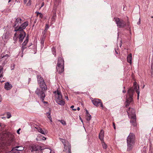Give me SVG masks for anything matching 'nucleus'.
I'll return each mask as SVG.
<instances>
[{
  "mask_svg": "<svg viewBox=\"0 0 153 153\" xmlns=\"http://www.w3.org/2000/svg\"><path fill=\"white\" fill-rule=\"evenodd\" d=\"M20 33L18 37L20 42H22L25 38L26 33L24 31H20Z\"/></svg>",
  "mask_w": 153,
  "mask_h": 153,
  "instance_id": "15",
  "label": "nucleus"
},
{
  "mask_svg": "<svg viewBox=\"0 0 153 153\" xmlns=\"http://www.w3.org/2000/svg\"><path fill=\"white\" fill-rule=\"evenodd\" d=\"M60 3H58L57 2H54V5L53 8L52 12L53 13V15L51 18V21L50 23L52 25L53 22H55L56 17V10L57 6Z\"/></svg>",
  "mask_w": 153,
  "mask_h": 153,
  "instance_id": "7",
  "label": "nucleus"
},
{
  "mask_svg": "<svg viewBox=\"0 0 153 153\" xmlns=\"http://www.w3.org/2000/svg\"><path fill=\"white\" fill-rule=\"evenodd\" d=\"M41 43L42 45H43L44 43V41L43 39L41 40Z\"/></svg>",
  "mask_w": 153,
  "mask_h": 153,
  "instance_id": "42",
  "label": "nucleus"
},
{
  "mask_svg": "<svg viewBox=\"0 0 153 153\" xmlns=\"http://www.w3.org/2000/svg\"><path fill=\"white\" fill-rule=\"evenodd\" d=\"M56 102L59 105H63L65 104V102L63 100V99L62 98L59 99L57 100H56Z\"/></svg>",
  "mask_w": 153,
  "mask_h": 153,
  "instance_id": "17",
  "label": "nucleus"
},
{
  "mask_svg": "<svg viewBox=\"0 0 153 153\" xmlns=\"http://www.w3.org/2000/svg\"><path fill=\"white\" fill-rule=\"evenodd\" d=\"M74 105H72V106H71V108L73 109V108H74Z\"/></svg>",
  "mask_w": 153,
  "mask_h": 153,
  "instance_id": "49",
  "label": "nucleus"
},
{
  "mask_svg": "<svg viewBox=\"0 0 153 153\" xmlns=\"http://www.w3.org/2000/svg\"><path fill=\"white\" fill-rule=\"evenodd\" d=\"M20 128H19L17 130V132L18 134H19V131L20 130Z\"/></svg>",
  "mask_w": 153,
  "mask_h": 153,
  "instance_id": "41",
  "label": "nucleus"
},
{
  "mask_svg": "<svg viewBox=\"0 0 153 153\" xmlns=\"http://www.w3.org/2000/svg\"><path fill=\"white\" fill-rule=\"evenodd\" d=\"M9 56V55L7 54H4L2 53L1 54L0 57V62L2 61L3 64L6 63L7 62V59Z\"/></svg>",
  "mask_w": 153,
  "mask_h": 153,
  "instance_id": "10",
  "label": "nucleus"
},
{
  "mask_svg": "<svg viewBox=\"0 0 153 153\" xmlns=\"http://www.w3.org/2000/svg\"><path fill=\"white\" fill-rule=\"evenodd\" d=\"M115 53H117V54H118V53L116 51H115Z\"/></svg>",
  "mask_w": 153,
  "mask_h": 153,
  "instance_id": "56",
  "label": "nucleus"
},
{
  "mask_svg": "<svg viewBox=\"0 0 153 153\" xmlns=\"http://www.w3.org/2000/svg\"><path fill=\"white\" fill-rule=\"evenodd\" d=\"M136 92L137 93V99L138 100L139 98V94H140V91L139 90H136Z\"/></svg>",
  "mask_w": 153,
  "mask_h": 153,
  "instance_id": "37",
  "label": "nucleus"
},
{
  "mask_svg": "<svg viewBox=\"0 0 153 153\" xmlns=\"http://www.w3.org/2000/svg\"><path fill=\"white\" fill-rule=\"evenodd\" d=\"M128 115L129 117L131 120L130 122L134 126H136L137 125L136 115L135 114V110L132 108H129V109L127 111Z\"/></svg>",
  "mask_w": 153,
  "mask_h": 153,
  "instance_id": "2",
  "label": "nucleus"
},
{
  "mask_svg": "<svg viewBox=\"0 0 153 153\" xmlns=\"http://www.w3.org/2000/svg\"><path fill=\"white\" fill-rule=\"evenodd\" d=\"M3 69V67L1 66H0V78H2L3 76L2 73L1 74L2 72Z\"/></svg>",
  "mask_w": 153,
  "mask_h": 153,
  "instance_id": "31",
  "label": "nucleus"
},
{
  "mask_svg": "<svg viewBox=\"0 0 153 153\" xmlns=\"http://www.w3.org/2000/svg\"><path fill=\"white\" fill-rule=\"evenodd\" d=\"M40 151V147L36 145L33 146L32 147L31 152L33 153H38Z\"/></svg>",
  "mask_w": 153,
  "mask_h": 153,
  "instance_id": "14",
  "label": "nucleus"
},
{
  "mask_svg": "<svg viewBox=\"0 0 153 153\" xmlns=\"http://www.w3.org/2000/svg\"><path fill=\"white\" fill-rule=\"evenodd\" d=\"M133 86H134V90H135L136 91L137 90H139V87L138 86V89H137V83L136 82H134V85H133Z\"/></svg>",
  "mask_w": 153,
  "mask_h": 153,
  "instance_id": "27",
  "label": "nucleus"
},
{
  "mask_svg": "<svg viewBox=\"0 0 153 153\" xmlns=\"http://www.w3.org/2000/svg\"><path fill=\"white\" fill-rule=\"evenodd\" d=\"M52 51L53 53V55H55V56L56 55V49L54 48V47H53L51 48Z\"/></svg>",
  "mask_w": 153,
  "mask_h": 153,
  "instance_id": "28",
  "label": "nucleus"
},
{
  "mask_svg": "<svg viewBox=\"0 0 153 153\" xmlns=\"http://www.w3.org/2000/svg\"><path fill=\"white\" fill-rule=\"evenodd\" d=\"M19 146H16L15 148H13L12 149V151L13 152H16L17 151H20L24 149V148H22V149H16V148H19Z\"/></svg>",
  "mask_w": 153,
  "mask_h": 153,
  "instance_id": "22",
  "label": "nucleus"
},
{
  "mask_svg": "<svg viewBox=\"0 0 153 153\" xmlns=\"http://www.w3.org/2000/svg\"><path fill=\"white\" fill-rule=\"evenodd\" d=\"M22 22L23 20L21 18L18 17L16 19L14 25V27L15 29V28L16 27L19 26Z\"/></svg>",
  "mask_w": 153,
  "mask_h": 153,
  "instance_id": "12",
  "label": "nucleus"
},
{
  "mask_svg": "<svg viewBox=\"0 0 153 153\" xmlns=\"http://www.w3.org/2000/svg\"><path fill=\"white\" fill-rule=\"evenodd\" d=\"M12 87V85L9 82H6L4 85V88L7 90H9L11 89Z\"/></svg>",
  "mask_w": 153,
  "mask_h": 153,
  "instance_id": "18",
  "label": "nucleus"
},
{
  "mask_svg": "<svg viewBox=\"0 0 153 153\" xmlns=\"http://www.w3.org/2000/svg\"><path fill=\"white\" fill-rule=\"evenodd\" d=\"M0 127H1V124L0 123Z\"/></svg>",
  "mask_w": 153,
  "mask_h": 153,
  "instance_id": "58",
  "label": "nucleus"
},
{
  "mask_svg": "<svg viewBox=\"0 0 153 153\" xmlns=\"http://www.w3.org/2000/svg\"><path fill=\"white\" fill-rule=\"evenodd\" d=\"M127 61L131 64L132 63V56L131 53L129 54L127 57Z\"/></svg>",
  "mask_w": 153,
  "mask_h": 153,
  "instance_id": "20",
  "label": "nucleus"
},
{
  "mask_svg": "<svg viewBox=\"0 0 153 153\" xmlns=\"http://www.w3.org/2000/svg\"><path fill=\"white\" fill-rule=\"evenodd\" d=\"M135 136L132 133H130L127 138L128 149L130 150L134 144Z\"/></svg>",
  "mask_w": 153,
  "mask_h": 153,
  "instance_id": "3",
  "label": "nucleus"
},
{
  "mask_svg": "<svg viewBox=\"0 0 153 153\" xmlns=\"http://www.w3.org/2000/svg\"><path fill=\"white\" fill-rule=\"evenodd\" d=\"M22 148H21V149H22Z\"/></svg>",
  "mask_w": 153,
  "mask_h": 153,
  "instance_id": "59",
  "label": "nucleus"
},
{
  "mask_svg": "<svg viewBox=\"0 0 153 153\" xmlns=\"http://www.w3.org/2000/svg\"><path fill=\"white\" fill-rule=\"evenodd\" d=\"M7 118H9L11 117V114L9 112L7 113Z\"/></svg>",
  "mask_w": 153,
  "mask_h": 153,
  "instance_id": "35",
  "label": "nucleus"
},
{
  "mask_svg": "<svg viewBox=\"0 0 153 153\" xmlns=\"http://www.w3.org/2000/svg\"><path fill=\"white\" fill-rule=\"evenodd\" d=\"M44 5V2H43L42 3V4H41V7H40V8L42 7H43Z\"/></svg>",
  "mask_w": 153,
  "mask_h": 153,
  "instance_id": "40",
  "label": "nucleus"
},
{
  "mask_svg": "<svg viewBox=\"0 0 153 153\" xmlns=\"http://www.w3.org/2000/svg\"><path fill=\"white\" fill-rule=\"evenodd\" d=\"M63 151L66 153H71V144L69 143L68 145H65L64 146Z\"/></svg>",
  "mask_w": 153,
  "mask_h": 153,
  "instance_id": "13",
  "label": "nucleus"
},
{
  "mask_svg": "<svg viewBox=\"0 0 153 153\" xmlns=\"http://www.w3.org/2000/svg\"><path fill=\"white\" fill-rule=\"evenodd\" d=\"M35 128L38 131L42 134H45L48 133L47 131L43 130L42 128L39 127H35Z\"/></svg>",
  "mask_w": 153,
  "mask_h": 153,
  "instance_id": "16",
  "label": "nucleus"
},
{
  "mask_svg": "<svg viewBox=\"0 0 153 153\" xmlns=\"http://www.w3.org/2000/svg\"><path fill=\"white\" fill-rule=\"evenodd\" d=\"M28 24L29 22L27 21L22 23L19 26L16 27L14 31L16 32L24 31V30L28 25Z\"/></svg>",
  "mask_w": 153,
  "mask_h": 153,
  "instance_id": "6",
  "label": "nucleus"
},
{
  "mask_svg": "<svg viewBox=\"0 0 153 153\" xmlns=\"http://www.w3.org/2000/svg\"><path fill=\"white\" fill-rule=\"evenodd\" d=\"M65 98L67 99V100H68V97H65Z\"/></svg>",
  "mask_w": 153,
  "mask_h": 153,
  "instance_id": "52",
  "label": "nucleus"
},
{
  "mask_svg": "<svg viewBox=\"0 0 153 153\" xmlns=\"http://www.w3.org/2000/svg\"><path fill=\"white\" fill-rule=\"evenodd\" d=\"M1 95H0V102H1Z\"/></svg>",
  "mask_w": 153,
  "mask_h": 153,
  "instance_id": "54",
  "label": "nucleus"
},
{
  "mask_svg": "<svg viewBox=\"0 0 153 153\" xmlns=\"http://www.w3.org/2000/svg\"><path fill=\"white\" fill-rule=\"evenodd\" d=\"M27 0H24V3L25 4H26V2H27Z\"/></svg>",
  "mask_w": 153,
  "mask_h": 153,
  "instance_id": "47",
  "label": "nucleus"
},
{
  "mask_svg": "<svg viewBox=\"0 0 153 153\" xmlns=\"http://www.w3.org/2000/svg\"><path fill=\"white\" fill-rule=\"evenodd\" d=\"M49 26L48 24H46L45 26V31H46L48 30V29L49 28Z\"/></svg>",
  "mask_w": 153,
  "mask_h": 153,
  "instance_id": "34",
  "label": "nucleus"
},
{
  "mask_svg": "<svg viewBox=\"0 0 153 153\" xmlns=\"http://www.w3.org/2000/svg\"><path fill=\"white\" fill-rule=\"evenodd\" d=\"M113 128L115 129V123H114V122H113Z\"/></svg>",
  "mask_w": 153,
  "mask_h": 153,
  "instance_id": "46",
  "label": "nucleus"
},
{
  "mask_svg": "<svg viewBox=\"0 0 153 153\" xmlns=\"http://www.w3.org/2000/svg\"><path fill=\"white\" fill-rule=\"evenodd\" d=\"M29 40V38L28 36H27L26 38V39L24 41V42H23L22 44L23 45H26V44L28 42Z\"/></svg>",
  "mask_w": 153,
  "mask_h": 153,
  "instance_id": "25",
  "label": "nucleus"
},
{
  "mask_svg": "<svg viewBox=\"0 0 153 153\" xmlns=\"http://www.w3.org/2000/svg\"><path fill=\"white\" fill-rule=\"evenodd\" d=\"M54 93L55 94L56 101L57 100H59L62 98V95L60 91L57 90V91H54Z\"/></svg>",
  "mask_w": 153,
  "mask_h": 153,
  "instance_id": "11",
  "label": "nucleus"
},
{
  "mask_svg": "<svg viewBox=\"0 0 153 153\" xmlns=\"http://www.w3.org/2000/svg\"><path fill=\"white\" fill-rule=\"evenodd\" d=\"M36 13L37 16H39L41 19H42L43 18V15L42 13H39V12H36Z\"/></svg>",
  "mask_w": 153,
  "mask_h": 153,
  "instance_id": "30",
  "label": "nucleus"
},
{
  "mask_svg": "<svg viewBox=\"0 0 153 153\" xmlns=\"http://www.w3.org/2000/svg\"><path fill=\"white\" fill-rule=\"evenodd\" d=\"M59 121L63 125H66V123L65 121L63 120H59Z\"/></svg>",
  "mask_w": 153,
  "mask_h": 153,
  "instance_id": "32",
  "label": "nucleus"
},
{
  "mask_svg": "<svg viewBox=\"0 0 153 153\" xmlns=\"http://www.w3.org/2000/svg\"><path fill=\"white\" fill-rule=\"evenodd\" d=\"M11 1V0H9L8 3L10 2Z\"/></svg>",
  "mask_w": 153,
  "mask_h": 153,
  "instance_id": "55",
  "label": "nucleus"
},
{
  "mask_svg": "<svg viewBox=\"0 0 153 153\" xmlns=\"http://www.w3.org/2000/svg\"><path fill=\"white\" fill-rule=\"evenodd\" d=\"M102 147L104 149H105L107 148V145L103 141H102Z\"/></svg>",
  "mask_w": 153,
  "mask_h": 153,
  "instance_id": "29",
  "label": "nucleus"
},
{
  "mask_svg": "<svg viewBox=\"0 0 153 153\" xmlns=\"http://www.w3.org/2000/svg\"><path fill=\"white\" fill-rule=\"evenodd\" d=\"M72 110L74 111H76V109H73Z\"/></svg>",
  "mask_w": 153,
  "mask_h": 153,
  "instance_id": "53",
  "label": "nucleus"
},
{
  "mask_svg": "<svg viewBox=\"0 0 153 153\" xmlns=\"http://www.w3.org/2000/svg\"><path fill=\"white\" fill-rule=\"evenodd\" d=\"M45 102L46 103L47 102Z\"/></svg>",
  "mask_w": 153,
  "mask_h": 153,
  "instance_id": "60",
  "label": "nucleus"
},
{
  "mask_svg": "<svg viewBox=\"0 0 153 153\" xmlns=\"http://www.w3.org/2000/svg\"><path fill=\"white\" fill-rule=\"evenodd\" d=\"M123 88H124V89H123V93H126V91H125V87H124Z\"/></svg>",
  "mask_w": 153,
  "mask_h": 153,
  "instance_id": "44",
  "label": "nucleus"
},
{
  "mask_svg": "<svg viewBox=\"0 0 153 153\" xmlns=\"http://www.w3.org/2000/svg\"><path fill=\"white\" fill-rule=\"evenodd\" d=\"M134 92V91L132 88H130L128 90L125 102L126 107L128 106L130 103L132 101V97Z\"/></svg>",
  "mask_w": 153,
  "mask_h": 153,
  "instance_id": "4",
  "label": "nucleus"
},
{
  "mask_svg": "<svg viewBox=\"0 0 153 153\" xmlns=\"http://www.w3.org/2000/svg\"><path fill=\"white\" fill-rule=\"evenodd\" d=\"M51 111H49L48 113H46V115L49 118L51 122H52V118L51 115Z\"/></svg>",
  "mask_w": 153,
  "mask_h": 153,
  "instance_id": "23",
  "label": "nucleus"
},
{
  "mask_svg": "<svg viewBox=\"0 0 153 153\" xmlns=\"http://www.w3.org/2000/svg\"><path fill=\"white\" fill-rule=\"evenodd\" d=\"M51 150L48 149H45L43 150L42 153H50Z\"/></svg>",
  "mask_w": 153,
  "mask_h": 153,
  "instance_id": "24",
  "label": "nucleus"
},
{
  "mask_svg": "<svg viewBox=\"0 0 153 153\" xmlns=\"http://www.w3.org/2000/svg\"><path fill=\"white\" fill-rule=\"evenodd\" d=\"M80 109V108H79V107H78L77 108V110H78V111H79Z\"/></svg>",
  "mask_w": 153,
  "mask_h": 153,
  "instance_id": "50",
  "label": "nucleus"
},
{
  "mask_svg": "<svg viewBox=\"0 0 153 153\" xmlns=\"http://www.w3.org/2000/svg\"><path fill=\"white\" fill-rule=\"evenodd\" d=\"M54 2H57L58 3H61V0H54Z\"/></svg>",
  "mask_w": 153,
  "mask_h": 153,
  "instance_id": "38",
  "label": "nucleus"
},
{
  "mask_svg": "<svg viewBox=\"0 0 153 153\" xmlns=\"http://www.w3.org/2000/svg\"><path fill=\"white\" fill-rule=\"evenodd\" d=\"M122 41L121 40L120 42V47H121V46H122Z\"/></svg>",
  "mask_w": 153,
  "mask_h": 153,
  "instance_id": "45",
  "label": "nucleus"
},
{
  "mask_svg": "<svg viewBox=\"0 0 153 153\" xmlns=\"http://www.w3.org/2000/svg\"><path fill=\"white\" fill-rule=\"evenodd\" d=\"M37 78L38 83L39 85V86L41 90L37 88L35 91V93L39 97H40L41 100L43 102L45 97L44 91L47 90V87L44 82V79L40 75H38Z\"/></svg>",
  "mask_w": 153,
  "mask_h": 153,
  "instance_id": "1",
  "label": "nucleus"
},
{
  "mask_svg": "<svg viewBox=\"0 0 153 153\" xmlns=\"http://www.w3.org/2000/svg\"><path fill=\"white\" fill-rule=\"evenodd\" d=\"M115 22L119 27H123L125 25V22L123 21L118 18L115 19Z\"/></svg>",
  "mask_w": 153,
  "mask_h": 153,
  "instance_id": "9",
  "label": "nucleus"
},
{
  "mask_svg": "<svg viewBox=\"0 0 153 153\" xmlns=\"http://www.w3.org/2000/svg\"><path fill=\"white\" fill-rule=\"evenodd\" d=\"M86 114H89L88 113V111H87V110L86 111Z\"/></svg>",
  "mask_w": 153,
  "mask_h": 153,
  "instance_id": "51",
  "label": "nucleus"
},
{
  "mask_svg": "<svg viewBox=\"0 0 153 153\" xmlns=\"http://www.w3.org/2000/svg\"><path fill=\"white\" fill-rule=\"evenodd\" d=\"M56 68L57 71L59 74L64 71V61L62 57H59L58 58Z\"/></svg>",
  "mask_w": 153,
  "mask_h": 153,
  "instance_id": "5",
  "label": "nucleus"
},
{
  "mask_svg": "<svg viewBox=\"0 0 153 153\" xmlns=\"http://www.w3.org/2000/svg\"><path fill=\"white\" fill-rule=\"evenodd\" d=\"M86 120L88 121H89L91 120V116L89 114H88L86 115Z\"/></svg>",
  "mask_w": 153,
  "mask_h": 153,
  "instance_id": "26",
  "label": "nucleus"
},
{
  "mask_svg": "<svg viewBox=\"0 0 153 153\" xmlns=\"http://www.w3.org/2000/svg\"><path fill=\"white\" fill-rule=\"evenodd\" d=\"M22 45V51L23 52L24 51V50L26 48V46L25 45H23V44Z\"/></svg>",
  "mask_w": 153,
  "mask_h": 153,
  "instance_id": "33",
  "label": "nucleus"
},
{
  "mask_svg": "<svg viewBox=\"0 0 153 153\" xmlns=\"http://www.w3.org/2000/svg\"><path fill=\"white\" fill-rule=\"evenodd\" d=\"M144 86H144H144H143V88H144Z\"/></svg>",
  "mask_w": 153,
  "mask_h": 153,
  "instance_id": "61",
  "label": "nucleus"
},
{
  "mask_svg": "<svg viewBox=\"0 0 153 153\" xmlns=\"http://www.w3.org/2000/svg\"><path fill=\"white\" fill-rule=\"evenodd\" d=\"M16 33L15 35H14V36L13 37V40L15 41H17V39H18V38L16 36Z\"/></svg>",
  "mask_w": 153,
  "mask_h": 153,
  "instance_id": "36",
  "label": "nucleus"
},
{
  "mask_svg": "<svg viewBox=\"0 0 153 153\" xmlns=\"http://www.w3.org/2000/svg\"><path fill=\"white\" fill-rule=\"evenodd\" d=\"M60 141H61L62 143L63 144L64 146L65 145H68L69 144V142L67 140H66L65 139H63L62 138H59Z\"/></svg>",
  "mask_w": 153,
  "mask_h": 153,
  "instance_id": "21",
  "label": "nucleus"
},
{
  "mask_svg": "<svg viewBox=\"0 0 153 153\" xmlns=\"http://www.w3.org/2000/svg\"><path fill=\"white\" fill-rule=\"evenodd\" d=\"M103 137L104 131L102 130H101L100 132L99 136V138L101 141H103Z\"/></svg>",
  "mask_w": 153,
  "mask_h": 153,
  "instance_id": "19",
  "label": "nucleus"
},
{
  "mask_svg": "<svg viewBox=\"0 0 153 153\" xmlns=\"http://www.w3.org/2000/svg\"><path fill=\"white\" fill-rule=\"evenodd\" d=\"M92 102L93 104L97 107L100 106L102 108H103L102 103L100 99H94L92 100Z\"/></svg>",
  "mask_w": 153,
  "mask_h": 153,
  "instance_id": "8",
  "label": "nucleus"
},
{
  "mask_svg": "<svg viewBox=\"0 0 153 153\" xmlns=\"http://www.w3.org/2000/svg\"><path fill=\"white\" fill-rule=\"evenodd\" d=\"M11 140H13V135H11Z\"/></svg>",
  "mask_w": 153,
  "mask_h": 153,
  "instance_id": "48",
  "label": "nucleus"
},
{
  "mask_svg": "<svg viewBox=\"0 0 153 153\" xmlns=\"http://www.w3.org/2000/svg\"><path fill=\"white\" fill-rule=\"evenodd\" d=\"M42 139L43 140H45L46 139V138L44 137H42Z\"/></svg>",
  "mask_w": 153,
  "mask_h": 153,
  "instance_id": "43",
  "label": "nucleus"
},
{
  "mask_svg": "<svg viewBox=\"0 0 153 153\" xmlns=\"http://www.w3.org/2000/svg\"><path fill=\"white\" fill-rule=\"evenodd\" d=\"M140 19H139V23H140Z\"/></svg>",
  "mask_w": 153,
  "mask_h": 153,
  "instance_id": "57",
  "label": "nucleus"
},
{
  "mask_svg": "<svg viewBox=\"0 0 153 153\" xmlns=\"http://www.w3.org/2000/svg\"><path fill=\"white\" fill-rule=\"evenodd\" d=\"M31 4V2L30 0H29L28 3L27 4V6H30Z\"/></svg>",
  "mask_w": 153,
  "mask_h": 153,
  "instance_id": "39",
  "label": "nucleus"
}]
</instances>
